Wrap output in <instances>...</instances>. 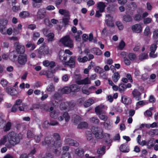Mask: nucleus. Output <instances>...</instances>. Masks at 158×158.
Instances as JSON below:
<instances>
[{
    "mask_svg": "<svg viewBox=\"0 0 158 158\" xmlns=\"http://www.w3.org/2000/svg\"><path fill=\"white\" fill-rule=\"evenodd\" d=\"M70 17H63L62 18V22L65 25H67L69 22Z\"/></svg>",
    "mask_w": 158,
    "mask_h": 158,
    "instance_id": "obj_56",
    "label": "nucleus"
},
{
    "mask_svg": "<svg viewBox=\"0 0 158 158\" xmlns=\"http://www.w3.org/2000/svg\"><path fill=\"white\" fill-rule=\"evenodd\" d=\"M126 89L125 85L124 84H121L119 86L118 90L121 93H123Z\"/></svg>",
    "mask_w": 158,
    "mask_h": 158,
    "instance_id": "obj_41",
    "label": "nucleus"
},
{
    "mask_svg": "<svg viewBox=\"0 0 158 158\" xmlns=\"http://www.w3.org/2000/svg\"><path fill=\"white\" fill-rule=\"evenodd\" d=\"M76 57L72 56L70 57L69 61L66 63V65H69L71 68L75 67Z\"/></svg>",
    "mask_w": 158,
    "mask_h": 158,
    "instance_id": "obj_14",
    "label": "nucleus"
},
{
    "mask_svg": "<svg viewBox=\"0 0 158 158\" xmlns=\"http://www.w3.org/2000/svg\"><path fill=\"white\" fill-rule=\"evenodd\" d=\"M61 158H72V157L69 152H65L64 153V152H63L61 155Z\"/></svg>",
    "mask_w": 158,
    "mask_h": 158,
    "instance_id": "obj_50",
    "label": "nucleus"
},
{
    "mask_svg": "<svg viewBox=\"0 0 158 158\" xmlns=\"http://www.w3.org/2000/svg\"><path fill=\"white\" fill-rule=\"evenodd\" d=\"M8 23V20L5 19H0V32L3 34L5 33L4 31L6 28V26Z\"/></svg>",
    "mask_w": 158,
    "mask_h": 158,
    "instance_id": "obj_8",
    "label": "nucleus"
},
{
    "mask_svg": "<svg viewBox=\"0 0 158 158\" xmlns=\"http://www.w3.org/2000/svg\"><path fill=\"white\" fill-rule=\"evenodd\" d=\"M5 90L8 94L11 95H15L17 94L16 90L11 87H8L5 88Z\"/></svg>",
    "mask_w": 158,
    "mask_h": 158,
    "instance_id": "obj_12",
    "label": "nucleus"
},
{
    "mask_svg": "<svg viewBox=\"0 0 158 158\" xmlns=\"http://www.w3.org/2000/svg\"><path fill=\"white\" fill-rule=\"evenodd\" d=\"M61 92L63 94H67L71 92L70 87L66 86L62 88L61 90Z\"/></svg>",
    "mask_w": 158,
    "mask_h": 158,
    "instance_id": "obj_37",
    "label": "nucleus"
},
{
    "mask_svg": "<svg viewBox=\"0 0 158 158\" xmlns=\"http://www.w3.org/2000/svg\"><path fill=\"white\" fill-rule=\"evenodd\" d=\"M26 47L27 48H31L30 50L31 51L33 50L35 48V44L31 41L27 42L26 45Z\"/></svg>",
    "mask_w": 158,
    "mask_h": 158,
    "instance_id": "obj_27",
    "label": "nucleus"
},
{
    "mask_svg": "<svg viewBox=\"0 0 158 158\" xmlns=\"http://www.w3.org/2000/svg\"><path fill=\"white\" fill-rule=\"evenodd\" d=\"M98 115L99 118L103 121H106L108 119V117L106 115H105L102 114V113H100L98 114Z\"/></svg>",
    "mask_w": 158,
    "mask_h": 158,
    "instance_id": "obj_45",
    "label": "nucleus"
},
{
    "mask_svg": "<svg viewBox=\"0 0 158 158\" xmlns=\"http://www.w3.org/2000/svg\"><path fill=\"white\" fill-rule=\"evenodd\" d=\"M144 35L146 36H148L151 34L150 29L148 27L145 28L143 32Z\"/></svg>",
    "mask_w": 158,
    "mask_h": 158,
    "instance_id": "obj_51",
    "label": "nucleus"
},
{
    "mask_svg": "<svg viewBox=\"0 0 158 158\" xmlns=\"http://www.w3.org/2000/svg\"><path fill=\"white\" fill-rule=\"evenodd\" d=\"M15 45L16 52L19 55L25 54V49L24 45L18 42H15Z\"/></svg>",
    "mask_w": 158,
    "mask_h": 158,
    "instance_id": "obj_6",
    "label": "nucleus"
},
{
    "mask_svg": "<svg viewBox=\"0 0 158 158\" xmlns=\"http://www.w3.org/2000/svg\"><path fill=\"white\" fill-rule=\"evenodd\" d=\"M88 60V57L86 56H85L82 58H81L80 56H78L77 58V60L79 62L85 63Z\"/></svg>",
    "mask_w": 158,
    "mask_h": 158,
    "instance_id": "obj_47",
    "label": "nucleus"
},
{
    "mask_svg": "<svg viewBox=\"0 0 158 158\" xmlns=\"http://www.w3.org/2000/svg\"><path fill=\"white\" fill-rule=\"evenodd\" d=\"M155 142H154V139L151 138L147 141V148L148 149H150L152 148L155 145Z\"/></svg>",
    "mask_w": 158,
    "mask_h": 158,
    "instance_id": "obj_17",
    "label": "nucleus"
},
{
    "mask_svg": "<svg viewBox=\"0 0 158 158\" xmlns=\"http://www.w3.org/2000/svg\"><path fill=\"white\" fill-rule=\"evenodd\" d=\"M148 134L151 137H153L155 135H158V129H151L148 132Z\"/></svg>",
    "mask_w": 158,
    "mask_h": 158,
    "instance_id": "obj_34",
    "label": "nucleus"
},
{
    "mask_svg": "<svg viewBox=\"0 0 158 158\" xmlns=\"http://www.w3.org/2000/svg\"><path fill=\"white\" fill-rule=\"evenodd\" d=\"M90 122L94 123L95 124H98L99 123V119L96 117L91 118L90 120Z\"/></svg>",
    "mask_w": 158,
    "mask_h": 158,
    "instance_id": "obj_53",
    "label": "nucleus"
},
{
    "mask_svg": "<svg viewBox=\"0 0 158 158\" xmlns=\"http://www.w3.org/2000/svg\"><path fill=\"white\" fill-rule=\"evenodd\" d=\"M121 101L125 104L129 105L131 103V99L125 95H122L121 97Z\"/></svg>",
    "mask_w": 158,
    "mask_h": 158,
    "instance_id": "obj_16",
    "label": "nucleus"
},
{
    "mask_svg": "<svg viewBox=\"0 0 158 158\" xmlns=\"http://www.w3.org/2000/svg\"><path fill=\"white\" fill-rule=\"evenodd\" d=\"M64 118H65L66 122H68L70 119V116L67 112H64L63 114V116H60L58 118L59 121H61L63 120Z\"/></svg>",
    "mask_w": 158,
    "mask_h": 158,
    "instance_id": "obj_19",
    "label": "nucleus"
},
{
    "mask_svg": "<svg viewBox=\"0 0 158 158\" xmlns=\"http://www.w3.org/2000/svg\"><path fill=\"white\" fill-rule=\"evenodd\" d=\"M106 24L110 27H113L114 26V22L113 21V18L109 15H106V19L105 21Z\"/></svg>",
    "mask_w": 158,
    "mask_h": 158,
    "instance_id": "obj_9",
    "label": "nucleus"
},
{
    "mask_svg": "<svg viewBox=\"0 0 158 158\" xmlns=\"http://www.w3.org/2000/svg\"><path fill=\"white\" fill-rule=\"evenodd\" d=\"M7 140V137L5 135L0 140V146L3 145L6 142Z\"/></svg>",
    "mask_w": 158,
    "mask_h": 158,
    "instance_id": "obj_62",
    "label": "nucleus"
},
{
    "mask_svg": "<svg viewBox=\"0 0 158 158\" xmlns=\"http://www.w3.org/2000/svg\"><path fill=\"white\" fill-rule=\"evenodd\" d=\"M157 48V44H153L151 45L149 48L150 51H156Z\"/></svg>",
    "mask_w": 158,
    "mask_h": 158,
    "instance_id": "obj_57",
    "label": "nucleus"
},
{
    "mask_svg": "<svg viewBox=\"0 0 158 158\" xmlns=\"http://www.w3.org/2000/svg\"><path fill=\"white\" fill-rule=\"evenodd\" d=\"M76 83L78 85H88L91 84V81L88 77H86L83 79L78 80Z\"/></svg>",
    "mask_w": 158,
    "mask_h": 158,
    "instance_id": "obj_13",
    "label": "nucleus"
},
{
    "mask_svg": "<svg viewBox=\"0 0 158 158\" xmlns=\"http://www.w3.org/2000/svg\"><path fill=\"white\" fill-rule=\"evenodd\" d=\"M43 137V135L42 132L40 133V134L35 135L34 137V139L37 143H39L41 139Z\"/></svg>",
    "mask_w": 158,
    "mask_h": 158,
    "instance_id": "obj_24",
    "label": "nucleus"
},
{
    "mask_svg": "<svg viewBox=\"0 0 158 158\" xmlns=\"http://www.w3.org/2000/svg\"><path fill=\"white\" fill-rule=\"evenodd\" d=\"M50 114L52 118L56 119L57 118L58 116L59 115V113L58 112L53 111L51 112Z\"/></svg>",
    "mask_w": 158,
    "mask_h": 158,
    "instance_id": "obj_40",
    "label": "nucleus"
},
{
    "mask_svg": "<svg viewBox=\"0 0 158 158\" xmlns=\"http://www.w3.org/2000/svg\"><path fill=\"white\" fill-rule=\"evenodd\" d=\"M91 51L92 53L98 56H100L102 54L101 51L98 48H94Z\"/></svg>",
    "mask_w": 158,
    "mask_h": 158,
    "instance_id": "obj_35",
    "label": "nucleus"
},
{
    "mask_svg": "<svg viewBox=\"0 0 158 158\" xmlns=\"http://www.w3.org/2000/svg\"><path fill=\"white\" fill-rule=\"evenodd\" d=\"M91 131L97 139H102L104 136L103 130L100 127H93L91 128Z\"/></svg>",
    "mask_w": 158,
    "mask_h": 158,
    "instance_id": "obj_3",
    "label": "nucleus"
},
{
    "mask_svg": "<svg viewBox=\"0 0 158 158\" xmlns=\"http://www.w3.org/2000/svg\"><path fill=\"white\" fill-rule=\"evenodd\" d=\"M119 149L121 151L123 152H128L129 151L128 146L126 144H122L119 148Z\"/></svg>",
    "mask_w": 158,
    "mask_h": 158,
    "instance_id": "obj_26",
    "label": "nucleus"
},
{
    "mask_svg": "<svg viewBox=\"0 0 158 158\" xmlns=\"http://www.w3.org/2000/svg\"><path fill=\"white\" fill-rule=\"evenodd\" d=\"M94 70L95 72L99 73L100 74L104 72L103 69L102 68L98 66L95 67Z\"/></svg>",
    "mask_w": 158,
    "mask_h": 158,
    "instance_id": "obj_63",
    "label": "nucleus"
},
{
    "mask_svg": "<svg viewBox=\"0 0 158 158\" xmlns=\"http://www.w3.org/2000/svg\"><path fill=\"white\" fill-rule=\"evenodd\" d=\"M47 90L50 92H53L55 90V87L52 83H51L47 88Z\"/></svg>",
    "mask_w": 158,
    "mask_h": 158,
    "instance_id": "obj_49",
    "label": "nucleus"
},
{
    "mask_svg": "<svg viewBox=\"0 0 158 158\" xmlns=\"http://www.w3.org/2000/svg\"><path fill=\"white\" fill-rule=\"evenodd\" d=\"M73 120L75 124H77L80 121V117L79 116L74 114L73 116Z\"/></svg>",
    "mask_w": 158,
    "mask_h": 158,
    "instance_id": "obj_39",
    "label": "nucleus"
},
{
    "mask_svg": "<svg viewBox=\"0 0 158 158\" xmlns=\"http://www.w3.org/2000/svg\"><path fill=\"white\" fill-rule=\"evenodd\" d=\"M131 17L129 15H127L123 17V20L126 22H129L132 21Z\"/></svg>",
    "mask_w": 158,
    "mask_h": 158,
    "instance_id": "obj_42",
    "label": "nucleus"
},
{
    "mask_svg": "<svg viewBox=\"0 0 158 158\" xmlns=\"http://www.w3.org/2000/svg\"><path fill=\"white\" fill-rule=\"evenodd\" d=\"M75 154L78 156L82 157L84 156V151L83 149L81 148L76 149L75 150Z\"/></svg>",
    "mask_w": 158,
    "mask_h": 158,
    "instance_id": "obj_29",
    "label": "nucleus"
},
{
    "mask_svg": "<svg viewBox=\"0 0 158 158\" xmlns=\"http://www.w3.org/2000/svg\"><path fill=\"white\" fill-rule=\"evenodd\" d=\"M35 131V129L34 128H31L30 130H28L27 131V137L28 138H31L34 137V135L33 132Z\"/></svg>",
    "mask_w": 158,
    "mask_h": 158,
    "instance_id": "obj_25",
    "label": "nucleus"
},
{
    "mask_svg": "<svg viewBox=\"0 0 158 158\" xmlns=\"http://www.w3.org/2000/svg\"><path fill=\"white\" fill-rule=\"evenodd\" d=\"M132 94L133 97L135 98L138 101L141 99V93L137 89H135L132 92Z\"/></svg>",
    "mask_w": 158,
    "mask_h": 158,
    "instance_id": "obj_15",
    "label": "nucleus"
},
{
    "mask_svg": "<svg viewBox=\"0 0 158 158\" xmlns=\"http://www.w3.org/2000/svg\"><path fill=\"white\" fill-rule=\"evenodd\" d=\"M54 35L52 33H50L47 35L46 37L48 41H52L53 40Z\"/></svg>",
    "mask_w": 158,
    "mask_h": 158,
    "instance_id": "obj_46",
    "label": "nucleus"
},
{
    "mask_svg": "<svg viewBox=\"0 0 158 158\" xmlns=\"http://www.w3.org/2000/svg\"><path fill=\"white\" fill-rule=\"evenodd\" d=\"M148 55L146 53H143L141 54L139 56V59L140 60H142L147 58Z\"/></svg>",
    "mask_w": 158,
    "mask_h": 158,
    "instance_id": "obj_58",
    "label": "nucleus"
},
{
    "mask_svg": "<svg viewBox=\"0 0 158 158\" xmlns=\"http://www.w3.org/2000/svg\"><path fill=\"white\" fill-rule=\"evenodd\" d=\"M30 15L29 13L27 11H22L19 14V16L21 18H24L28 17Z\"/></svg>",
    "mask_w": 158,
    "mask_h": 158,
    "instance_id": "obj_38",
    "label": "nucleus"
},
{
    "mask_svg": "<svg viewBox=\"0 0 158 158\" xmlns=\"http://www.w3.org/2000/svg\"><path fill=\"white\" fill-rule=\"evenodd\" d=\"M43 146L47 145L49 147L56 146V145L52 137L50 136H47L45 137L44 141L42 142Z\"/></svg>",
    "mask_w": 158,
    "mask_h": 158,
    "instance_id": "obj_4",
    "label": "nucleus"
},
{
    "mask_svg": "<svg viewBox=\"0 0 158 158\" xmlns=\"http://www.w3.org/2000/svg\"><path fill=\"white\" fill-rule=\"evenodd\" d=\"M23 137L21 133L16 134L14 132H11L8 135V140L11 145H14L18 143Z\"/></svg>",
    "mask_w": 158,
    "mask_h": 158,
    "instance_id": "obj_1",
    "label": "nucleus"
},
{
    "mask_svg": "<svg viewBox=\"0 0 158 158\" xmlns=\"http://www.w3.org/2000/svg\"><path fill=\"white\" fill-rule=\"evenodd\" d=\"M103 124L105 128L107 130H110L112 127V122L111 121H107L104 122Z\"/></svg>",
    "mask_w": 158,
    "mask_h": 158,
    "instance_id": "obj_28",
    "label": "nucleus"
},
{
    "mask_svg": "<svg viewBox=\"0 0 158 158\" xmlns=\"http://www.w3.org/2000/svg\"><path fill=\"white\" fill-rule=\"evenodd\" d=\"M132 30L135 32L139 33L142 30V28L141 26L139 24H136L133 25L131 27Z\"/></svg>",
    "mask_w": 158,
    "mask_h": 158,
    "instance_id": "obj_20",
    "label": "nucleus"
},
{
    "mask_svg": "<svg viewBox=\"0 0 158 158\" xmlns=\"http://www.w3.org/2000/svg\"><path fill=\"white\" fill-rule=\"evenodd\" d=\"M58 12L61 15H64V17H69L70 16L69 11L66 9H60Z\"/></svg>",
    "mask_w": 158,
    "mask_h": 158,
    "instance_id": "obj_21",
    "label": "nucleus"
},
{
    "mask_svg": "<svg viewBox=\"0 0 158 158\" xmlns=\"http://www.w3.org/2000/svg\"><path fill=\"white\" fill-rule=\"evenodd\" d=\"M70 88L71 89V92H77L80 90L78 86L77 85H72L70 86Z\"/></svg>",
    "mask_w": 158,
    "mask_h": 158,
    "instance_id": "obj_31",
    "label": "nucleus"
},
{
    "mask_svg": "<svg viewBox=\"0 0 158 158\" xmlns=\"http://www.w3.org/2000/svg\"><path fill=\"white\" fill-rule=\"evenodd\" d=\"M88 126V123L85 122H83L80 123L77 126V128L79 129H82V128H87Z\"/></svg>",
    "mask_w": 158,
    "mask_h": 158,
    "instance_id": "obj_43",
    "label": "nucleus"
},
{
    "mask_svg": "<svg viewBox=\"0 0 158 158\" xmlns=\"http://www.w3.org/2000/svg\"><path fill=\"white\" fill-rule=\"evenodd\" d=\"M120 77V75L118 72L114 73L112 77V80L115 83H116L118 81Z\"/></svg>",
    "mask_w": 158,
    "mask_h": 158,
    "instance_id": "obj_33",
    "label": "nucleus"
},
{
    "mask_svg": "<svg viewBox=\"0 0 158 158\" xmlns=\"http://www.w3.org/2000/svg\"><path fill=\"white\" fill-rule=\"evenodd\" d=\"M105 147L103 146L101 148L98 149V154L101 155L103 154L105 152Z\"/></svg>",
    "mask_w": 158,
    "mask_h": 158,
    "instance_id": "obj_61",
    "label": "nucleus"
},
{
    "mask_svg": "<svg viewBox=\"0 0 158 158\" xmlns=\"http://www.w3.org/2000/svg\"><path fill=\"white\" fill-rule=\"evenodd\" d=\"M49 49L48 47H41L40 48L38 51L39 57L41 58L42 56H44L48 54Z\"/></svg>",
    "mask_w": 158,
    "mask_h": 158,
    "instance_id": "obj_7",
    "label": "nucleus"
},
{
    "mask_svg": "<svg viewBox=\"0 0 158 158\" xmlns=\"http://www.w3.org/2000/svg\"><path fill=\"white\" fill-rule=\"evenodd\" d=\"M65 143L68 145L77 147L79 145L78 143L75 140L71 139L66 138L64 140Z\"/></svg>",
    "mask_w": 158,
    "mask_h": 158,
    "instance_id": "obj_11",
    "label": "nucleus"
},
{
    "mask_svg": "<svg viewBox=\"0 0 158 158\" xmlns=\"http://www.w3.org/2000/svg\"><path fill=\"white\" fill-rule=\"evenodd\" d=\"M18 57L15 52H12L10 54V59L13 62H15L17 61Z\"/></svg>",
    "mask_w": 158,
    "mask_h": 158,
    "instance_id": "obj_22",
    "label": "nucleus"
},
{
    "mask_svg": "<svg viewBox=\"0 0 158 158\" xmlns=\"http://www.w3.org/2000/svg\"><path fill=\"white\" fill-rule=\"evenodd\" d=\"M22 29V25L20 24H18L17 28H14L13 31L14 32L16 33H18L19 31Z\"/></svg>",
    "mask_w": 158,
    "mask_h": 158,
    "instance_id": "obj_59",
    "label": "nucleus"
},
{
    "mask_svg": "<svg viewBox=\"0 0 158 158\" xmlns=\"http://www.w3.org/2000/svg\"><path fill=\"white\" fill-rule=\"evenodd\" d=\"M94 103V100L92 98H90L85 102L84 105L85 107H88Z\"/></svg>",
    "mask_w": 158,
    "mask_h": 158,
    "instance_id": "obj_36",
    "label": "nucleus"
},
{
    "mask_svg": "<svg viewBox=\"0 0 158 158\" xmlns=\"http://www.w3.org/2000/svg\"><path fill=\"white\" fill-rule=\"evenodd\" d=\"M152 38L154 40L158 38V29H156L153 31Z\"/></svg>",
    "mask_w": 158,
    "mask_h": 158,
    "instance_id": "obj_54",
    "label": "nucleus"
},
{
    "mask_svg": "<svg viewBox=\"0 0 158 158\" xmlns=\"http://www.w3.org/2000/svg\"><path fill=\"white\" fill-rule=\"evenodd\" d=\"M86 136L87 137V140H91L92 138V134L91 133V132L89 131H87L86 132Z\"/></svg>",
    "mask_w": 158,
    "mask_h": 158,
    "instance_id": "obj_64",
    "label": "nucleus"
},
{
    "mask_svg": "<svg viewBox=\"0 0 158 158\" xmlns=\"http://www.w3.org/2000/svg\"><path fill=\"white\" fill-rule=\"evenodd\" d=\"M115 24L119 30H121L123 29V26L121 22L118 21L116 22Z\"/></svg>",
    "mask_w": 158,
    "mask_h": 158,
    "instance_id": "obj_55",
    "label": "nucleus"
},
{
    "mask_svg": "<svg viewBox=\"0 0 158 158\" xmlns=\"http://www.w3.org/2000/svg\"><path fill=\"white\" fill-rule=\"evenodd\" d=\"M46 15V11L44 9H40L38 10L36 15V18L40 20L44 18Z\"/></svg>",
    "mask_w": 158,
    "mask_h": 158,
    "instance_id": "obj_10",
    "label": "nucleus"
},
{
    "mask_svg": "<svg viewBox=\"0 0 158 158\" xmlns=\"http://www.w3.org/2000/svg\"><path fill=\"white\" fill-rule=\"evenodd\" d=\"M68 57H69V56H68L63 51H61L59 52V58L61 61H65Z\"/></svg>",
    "mask_w": 158,
    "mask_h": 158,
    "instance_id": "obj_18",
    "label": "nucleus"
},
{
    "mask_svg": "<svg viewBox=\"0 0 158 158\" xmlns=\"http://www.w3.org/2000/svg\"><path fill=\"white\" fill-rule=\"evenodd\" d=\"M67 110H70L73 108L75 105V103L71 101L69 102H67Z\"/></svg>",
    "mask_w": 158,
    "mask_h": 158,
    "instance_id": "obj_44",
    "label": "nucleus"
},
{
    "mask_svg": "<svg viewBox=\"0 0 158 158\" xmlns=\"http://www.w3.org/2000/svg\"><path fill=\"white\" fill-rule=\"evenodd\" d=\"M104 106L100 105L95 108V112L97 115L102 113L103 109L104 108Z\"/></svg>",
    "mask_w": 158,
    "mask_h": 158,
    "instance_id": "obj_23",
    "label": "nucleus"
},
{
    "mask_svg": "<svg viewBox=\"0 0 158 158\" xmlns=\"http://www.w3.org/2000/svg\"><path fill=\"white\" fill-rule=\"evenodd\" d=\"M128 6L129 7L133 10H135L137 7L136 3L134 2H131L129 3Z\"/></svg>",
    "mask_w": 158,
    "mask_h": 158,
    "instance_id": "obj_52",
    "label": "nucleus"
},
{
    "mask_svg": "<svg viewBox=\"0 0 158 158\" xmlns=\"http://www.w3.org/2000/svg\"><path fill=\"white\" fill-rule=\"evenodd\" d=\"M156 51H150L149 56L150 57L152 58H156L158 55V54L157 53H156Z\"/></svg>",
    "mask_w": 158,
    "mask_h": 158,
    "instance_id": "obj_60",
    "label": "nucleus"
},
{
    "mask_svg": "<svg viewBox=\"0 0 158 158\" xmlns=\"http://www.w3.org/2000/svg\"><path fill=\"white\" fill-rule=\"evenodd\" d=\"M27 56L26 54L19 55L18 57L17 62L19 65L21 67L24 66L27 61Z\"/></svg>",
    "mask_w": 158,
    "mask_h": 158,
    "instance_id": "obj_5",
    "label": "nucleus"
},
{
    "mask_svg": "<svg viewBox=\"0 0 158 158\" xmlns=\"http://www.w3.org/2000/svg\"><path fill=\"white\" fill-rule=\"evenodd\" d=\"M67 102H61L60 106V109L62 110H67Z\"/></svg>",
    "mask_w": 158,
    "mask_h": 158,
    "instance_id": "obj_48",
    "label": "nucleus"
},
{
    "mask_svg": "<svg viewBox=\"0 0 158 158\" xmlns=\"http://www.w3.org/2000/svg\"><path fill=\"white\" fill-rule=\"evenodd\" d=\"M12 123L10 121H8L5 126L3 127V129L4 131H9L11 128Z\"/></svg>",
    "mask_w": 158,
    "mask_h": 158,
    "instance_id": "obj_32",
    "label": "nucleus"
},
{
    "mask_svg": "<svg viewBox=\"0 0 158 158\" xmlns=\"http://www.w3.org/2000/svg\"><path fill=\"white\" fill-rule=\"evenodd\" d=\"M60 42L65 46L71 48L73 47L74 45L72 40L69 36L67 35L61 38Z\"/></svg>",
    "mask_w": 158,
    "mask_h": 158,
    "instance_id": "obj_2",
    "label": "nucleus"
},
{
    "mask_svg": "<svg viewBox=\"0 0 158 158\" xmlns=\"http://www.w3.org/2000/svg\"><path fill=\"white\" fill-rule=\"evenodd\" d=\"M97 6L100 10V12H102L104 10L106 5L104 3L102 2H100L98 3Z\"/></svg>",
    "mask_w": 158,
    "mask_h": 158,
    "instance_id": "obj_30",
    "label": "nucleus"
}]
</instances>
